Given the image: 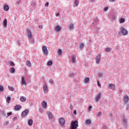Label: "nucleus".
<instances>
[{"mask_svg":"<svg viewBox=\"0 0 129 129\" xmlns=\"http://www.w3.org/2000/svg\"><path fill=\"white\" fill-rule=\"evenodd\" d=\"M27 36L29 39H32V31L30 30H28L27 31Z\"/></svg>","mask_w":129,"mask_h":129,"instance_id":"f3484780","label":"nucleus"},{"mask_svg":"<svg viewBox=\"0 0 129 129\" xmlns=\"http://www.w3.org/2000/svg\"><path fill=\"white\" fill-rule=\"evenodd\" d=\"M107 10H108V7H105V8L103 9V11H104V12H106V11H107Z\"/></svg>","mask_w":129,"mask_h":129,"instance_id":"c03bdc74","label":"nucleus"},{"mask_svg":"<svg viewBox=\"0 0 129 129\" xmlns=\"http://www.w3.org/2000/svg\"><path fill=\"white\" fill-rule=\"evenodd\" d=\"M18 5H20V2L17 3Z\"/></svg>","mask_w":129,"mask_h":129,"instance_id":"bf43d9fd","label":"nucleus"},{"mask_svg":"<svg viewBox=\"0 0 129 129\" xmlns=\"http://www.w3.org/2000/svg\"><path fill=\"white\" fill-rule=\"evenodd\" d=\"M52 64H53V61H52L51 60H49L47 62V66H51V65H52Z\"/></svg>","mask_w":129,"mask_h":129,"instance_id":"cd10ccee","label":"nucleus"},{"mask_svg":"<svg viewBox=\"0 0 129 129\" xmlns=\"http://www.w3.org/2000/svg\"><path fill=\"white\" fill-rule=\"evenodd\" d=\"M110 116L111 117H112V114H110Z\"/></svg>","mask_w":129,"mask_h":129,"instance_id":"4d7b16f0","label":"nucleus"},{"mask_svg":"<svg viewBox=\"0 0 129 129\" xmlns=\"http://www.w3.org/2000/svg\"><path fill=\"white\" fill-rule=\"evenodd\" d=\"M74 4H75V5H76V7L79 6V0H75L74 1Z\"/></svg>","mask_w":129,"mask_h":129,"instance_id":"bb28decb","label":"nucleus"},{"mask_svg":"<svg viewBox=\"0 0 129 129\" xmlns=\"http://www.w3.org/2000/svg\"><path fill=\"white\" fill-rule=\"evenodd\" d=\"M71 75H70V76H69V77L70 78V77H71Z\"/></svg>","mask_w":129,"mask_h":129,"instance_id":"052dcab7","label":"nucleus"},{"mask_svg":"<svg viewBox=\"0 0 129 129\" xmlns=\"http://www.w3.org/2000/svg\"><path fill=\"white\" fill-rule=\"evenodd\" d=\"M20 100L22 102H25V101L27 100V99L26 98V97L22 96L20 97Z\"/></svg>","mask_w":129,"mask_h":129,"instance_id":"4be33fe9","label":"nucleus"},{"mask_svg":"<svg viewBox=\"0 0 129 129\" xmlns=\"http://www.w3.org/2000/svg\"><path fill=\"white\" fill-rule=\"evenodd\" d=\"M29 42L30 43H31V44H34V43H35V40L32 39V38H29Z\"/></svg>","mask_w":129,"mask_h":129,"instance_id":"72a5a7b5","label":"nucleus"},{"mask_svg":"<svg viewBox=\"0 0 129 129\" xmlns=\"http://www.w3.org/2000/svg\"><path fill=\"white\" fill-rule=\"evenodd\" d=\"M26 65L28 67H31V62L30 61L27 60L26 61Z\"/></svg>","mask_w":129,"mask_h":129,"instance_id":"7c9ffc66","label":"nucleus"},{"mask_svg":"<svg viewBox=\"0 0 129 129\" xmlns=\"http://www.w3.org/2000/svg\"><path fill=\"white\" fill-rule=\"evenodd\" d=\"M21 84L22 85H26V81H25V77H21Z\"/></svg>","mask_w":129,"mask_h":129,"instance_id":"4468645a","label":"nucleus"},{"mask_svg":"<svg viewBox=\"0 0 129 129\" xmlns=\"http://www.w3.org/2000/svg\"><path fill=\"white\" fill-rule=\"evenodd\" d=\"M17 118V117H15L13 119V121H15V120H16Z\"/></svg>","mask_w":129,"mask_h":129,"instance_id":"09e8293b","label":"nucleus"},{"mask_svg":"<svg viewBox=\"0 0 129 129\" xmlns=\"http://www.w3.org/2000/svg\"><path fill=\"white\" fill-rule=\"evenodd\" d=\"M124 22H125V19H124L122 18H120L119 19V24H123V23H124Z\"/></svg>","mask_w":129,"mask_h":129,"instance_id":"aec40b11","label":"nucleus"},{"mask_svg":"<svg viewBox=\"0 0 129 129\" xmlns=\"http://www.w3.org/2000/svg\"><path fill=\"white\" fill-rule=\"evenodd\" d=\"M39 29H43V26H39Z\"/></svg>","mask_w":129,"mask_h":129,"instance_id":"864d4df0","label":"nucleus"},{"mask_svg":"<svg viewBox=\"0 0 129 129\" xmlns=\"http://www.w3.org/2000/svg\"><path fill=\"white\" fill-rule=\"evenodd\" d=\"M111 50H112V48H110V47H108L106 48V52H110V51H111Z\"/></svg>","mask_w":129,"mask_h":129,"instance_id":"c756f323","label":"nucleus"},{"mask_svg":"<svg viewBox=\"0 0 129 129\" xmlns=\"http://www.w3.org/2000/svg\"><path fill=\"white\" fill-rule=\"evenodd\" d=\"M12 113H13L12 112L7 113V117H9V116H11V115H12Z\"/></svg>","mask_w":129,"mask_h":129,"instance_id":"4c0bfd02","label":"nucleus"},{"mask_svg":"<svg viewBox=\"0 0 129 129\" xmlns=\"http://www.w3.org/2000/svg\"><path fill=\"white\" fill-rule=\"evenodd\" d=\"M97 85L99 86V87L101 88V84H100V83H99V81H97Z\"/></svg>","mask_w":129,"mask_h":129,"instance_id":"a19ab883","label":"nucleus"},{"mask_svg":"<svg viewBox=\"0 0 129 129\" xmlns=\"http://www.w3.org/2000/svg\"><path fill=\"white\" fill-rule=\"evenodd\" d=\"M121 92V91L120 90V89L119 90V94H120V93Z\"/></svg>","mask_w":129,"mask_h":129,"instance_id":"6e6d98bb","label":"nucleus"},{"mask_svg":"<svg viewBox=\"0 0 129 129\" xmlns=\"http://www.w3.org/2000/svg\"><path fill=\"white\" fill-rule=\"evenodd\" d=\"M28 113H29V110L26 109L22 112L21 115L22 116H26L28 115Z\"/></svg>","mask_w":129,"mask_h":129,"instance_id":"f8f14e48","label":"nucleus"},{"mask_svg":"<svg viewBox=\"0 0 129 129\" xmlns=\"http://www.w3.org/2000/svg\"><path fill=\"white\" fill-rule=\"evenodd\" d=\"M10 72V73H15V68H11Z\"/></svg>","mask_w":129,"mask_h":129,"instance_id":"c85d7f7f","label":"nucleus"},{"mask_svg":"<svg viewBox=\"0 0 129 129\" xmlns=\"http://www.w3.org/2000/svg\"><path fill=\"white\" fill-rule=\"evenodd\" d=\"M74 114H76V110L74 111Z\"/></svg>","mask_w":129,"mask_h":129,"instance_id":"5fc2aeb1","label":"nucleus"},{"mask_svg":"<svg viewBox=\"0 0 129 129\" xmlns=\"http://www.w3.org/2000/svg\"><path fill=\"white\" fill-rule=\"evenodd\" d=\"M91 108H92V106H90L89 107V110H90L91 109Z\"/></svg>","mask_w":129,"mask_h":129,"instance_id":"3c124183","label":"nucleus"},{"mask_svg":"<svg viewBox=\"0 0 129 129\" xmlns=\"http://www.w3.org/2000/svg\"><path fill=\"white\" fill-rule=\"evenodd\" d=\"M90 2H94V1H95V0H90Z\"/></svg>","mask_w":129,"mask_h":129,"instance_id":"13d9d810","label":"nucleus"},{"mask_svg":"<svg viewBox=\"0 0 129 129\" xmlns=\"http://www.w3.org/2000/svg\"><path fill=\"white\" fill-rule=\"evenodd\" d=\"M11 97H7L6 98V102L7 103H10L11 102Z\"/></svg>","mask_w":129,"mask_h":129,"instance_id":"393cba45","label":"nucleus"},{"mask_svg":"<svg viewBox=\"0 0 129 129\" xmlns=\"http://www.w3.org/2000/svg\"><path fill=\"white\" fill-rule=\"evenodd\" d=\"M53 82H54V80L52 79L49 80V83H53Z\"/></svg>","mask_w":129,"mask_h":129,"instance_id":"a18cd8bd","label":"nucleus"},{"mask_svg":"<svg viewBox=\"0 0 129 129\" xmlns=\"http://www.w3.org/2000/svg\"><path fill=\"white\" fill-rule=\"evenodd\" d=\"M85 122V124H86V125H89L91 124V120L90 119L86 120Z\"/></svg>","mask_w":129,"mask_h":129,"instance_id":"6ab92c4d","label":"nucleus"},{"mask_svg":"<svg viewBox=\"0 0 129 129\" xmlns=\"http://www.w3.org/2000/svg\"><path fill=\"white\" fill-rule=\"evenodd\" d=\"M21 108H22V106H21V105H17L15 106V110L16 111L21 110Z\"/></svg>","mask_w":129,"mask_h":129,"instance_id":"a211bd4d","label":"nucleus"},{"mask_svg":"<svg viewBox=\"0 0 129 129\" xmlns=\"http://www.w3.org/2000/svg\"><path fill=\"white\" fill-rule=\"evenodd\" d=\"M8 124H9V121H6L4 123V125L7 126L8 125Z\"/></svg>","mask_w":129,"mask_h":129,"instance_id":"ea45409f","label":"nucleus"},{"mask_svg":"<svg viewBox=\"0 0 129 129\" xmlns=\"http://www.w3.org/2000/svg\"><path fill=\"white\" fill-rule=\"evenodd\" d=\"M61 30V27L59 25L56 26L54 27V31L56 33H59Z\"/></svg>","mask_w":129,"mask_h":129,"instance_id":"1a4fd4ad","label":"nucleus"},{"mask_svg":"<svg viewBox=\"0 0 129 129\" xmlns=\"http://www.w3.org/2000/svg\"><path fill=\"white\" fill-rule=\"evenodd\" d=\"M89 42L91 44V43H92V40L89 39Z\"/></svg>","mask_w":129,"mask_h":129,"instance_id":"8fccbe9b","label":"nucleus"},{"mask_svg":"<svg viewBox=\"0 0 129 129\" xmlns=\"http://www.w3.org/2000/svg\"><path fill=\"white\" fill-rule=\"evenodd\" d=\"M10 65H11V66H15V63H14V62H13V61H11Z\"/></svg>","mask_w":129,"mask_h":129,"instance_id":"79ce46f5","label":"nucleus"},{"mask_svg":"<svg viewBox=\"0 0 129 129\" xmlns=\"http://www.w3.org/2000/svg\"><path fill=\"white\" fill-rule=\"evenodd\" d=\"M121 123L123 126L126 127L127 126V124H128V123H127V119L125 117H123L121 119Z\"/></svg>","mask_w":129,"mask_h":129,"instance_id":"f03ea898","label":"nucleus"},{"mask_svg":"<svg viewBox=\"0 0 129 129\" xmlns=\"http://www.w3.org/2000/svg\"><path fill=\"white\" fill-rule=\"evenodd\" d=\"M58 55H62V49H59L58 50Z\"/></svg>","mask_w":129,"mask_h":129,"instance_id":"473e14b6","label":"nucleus"},{"mask_svg":"<svg viewBox=\"0 0 129 129\" xmlns=\"http://www.w3.org/2000/svg\"><path fill=\"white\" fill-rule=\"evenodd\" d=\"M109 89H111V90H114L115 89V85L112 84H110L109 85Z\"/></svg>","mask_w":129,"mask_h":129,"instance_id":"2eb2a0df","label":"nucleus"},{"mask_svg":"<svg viewBox=\"0 0 129 129\" xmlns=\"http://www.w3.org/2000/svg\"><path fill=\"white\" fill-rule=\"evenodd\" d=\"M59 122L60 124V125H62L63 126V125H65V119H64V118H60L59 119Z\"/></svg>","mask_w":129,"mask_h":129,"instance_id":"6e6552de","label":"nucleus"},{"mask_svg":"<svg viewBox=\"0 0 129 129\" xmlns=\"http://www.w3.org/2000/svg\"><path fill=\"white\" fill-rule=\"evenodd\" d=\"M42 51L43 55H44V56H47V55H48V49H47V46H42Z\"/></svg>","mask_w":129,"mask_h":129,"instance_id":"39448f33","label":"nucleus"},{"mask_svg":"<svg viewBox=\"0 0 129 129\" xmlns=\"http://www.w3.org/2000/svg\"><path fill=\"white\" fill-rule=\"evenodd\" d=\"M4 91V87L0 86V92H3Z\"/></svg>","mask_w":129,"mask_h":129,"instance_id":"e433bc0d","label":"nucleus"},{"mask_svg":"<svg viewBox=\"0 0 129 129\" xmlns=\"http://www.w3.org/2000/svg\"><path fill=\"white\" fill-rule=\"evenodd\" d=\"M4 11H5L6 12H8V11H9V10H10V7H9L8 5H5L4 7Z\"/></svg>","mask_w":129,"mask_h":129,"instance_id":"412c9836","label":"nucleus"},{"mask_svg":"<svg viewBox=\"0 0 129 129\" xmlns=\"http://www.w3.org/2000/svg\"><path fill=\"white\" fill-rule=\"evenodd\" d=\"M98 115L99 117H101V116L102 115V112H99L98 113Z\"/></svg>","mask_w":129,"mask_h":129,"instance_id":"58836bf2","label":"nucleus"},{"mask_svg":"<svg viewBox=\"0 0 129 129\" xmlns=\"http://www.w3.org/2000/svg\"><path fill=\"white\" fill-rule=\"evenodd\" d=\"M46 113L49 120H51V119H53V118H54V116L53 115V114H52V112H50L49 111H47Z\"/></svg>","mask_w":129,"mask_h":129,"instance_id":"423d86ee","label":"nucleus"},{"mask_svg":"<svg viewBox=\"0 0 129 129\" xmlns=\"http://www.w3.org/2000/svg\"><path fill=\"white\" fill-rule=\"evenodd\" d=\"M49 6V3L47 2L46 3H45V7H48Z\"/></svg>","mask_w":129,"mask_h":129,"instance_id":"49530a36","label":"nucleus"},{"mask_svg":"<svg viewBox=\"0 0 129 129\" xmlns=\"http://www.w3.org/2000/svg\"><path fill=\"white\" fill-rule=\"evenodd\" d=\"M109 3H113L115 2V0H109Z\"/></svg>","mask_w":129,"mask_h":129,"instance_id":"de8ad7c7","label":"nucleus"},{"mask_svg":"<svg viewBox=\"0 0 129 129\" xmlns=\"http://www.w3.org/2000/svg\"><path fill=\"white\" fill-rule=\"evenodd\" d=\"M83 48H84V43H82L80 46L79 49L80 50H82Z\"/></svg>","mask_w":129,"mask_h":129,"instance_id":"2f4dec72","label":"nucleus"},{"mask_svg":"<svg viewBox=\"0 0 129 129\" xmlns=\"http://www.w3.org/2000/svg\"><path fill=\"white\" fill-rule=\"evenodd\" d=\"M123 102L124 104H126L128 102V96L126 95H124L123 97Z\"/></svg>","mask_w":129,"mask_h":129,"instance_id":"0eeeda50","label":"nucleus"},{"mask_svg":"<svg viewBox=\"0 0 129 129\" xmlns=\"http://www.w3.org/2000/svg\"><path fill=\"white\" fill-rule=\"evenodd\" d=\"M128 108H129V105H128V104H127L126 105L125 109H126V110H128Z\"/></svg>","mask_w":129,"mask_h":129,"instance_id":"37998d69","label":"nucleus"},{"mask_svg":"<svg viewBox=\"0 0 129 129\" xmlns=\"http://www.w3.org/2000/svg\"><path fill=\"white\" fill-rule=\"evenodd\" d=\"M100 58H101V54H98L95 57V61L96 64L100 63Z\"/></svg>","mask_w":129,"mask_h":129,"instance_id":"20e7f679","label":"nucleus"},{"mask_svg":"<svg viewBox=\"0 0 129 129\" xmlns=\"http://www.w3.org/2000/svg\"><path fill=\"white\" fill-rule=\"evenodd\" d=\"M89 78H86L85 79V83H88V82L89 81Z\"/></svg>","mask_w":129,"mask_h":129,"instance_id":"c9c22d12","label":"nucleus"},{"mask_svg":"<svg viewBox=\"0 0 129 129\" xmlns=\"http://www.w3.org/2000/svg\"><path fill=\"white\" fill-rule=\"evenodd\" d=\"M28 125H29L30 126H31V125H33V120L30 119L28 121Z\"/></svg>","mask_w":129,"mask_h":129,"instance_id":"a878e982","label":"nucleus"},{"mask_svg":"<svg viewBox=\"0 0 129 129\" xmlns=\"http://www.w3.org/2000/svg\"><path fill=\"white\" fill-rule=\"evenodd\" d=\"M69 28H70V30L71 31L72 30H73V29H74V24L71 23V24L70 25Z\"/></svg>","mask_w":129,"mask_h":129,"instance_id":"b1692460","label":"nucleus"},{"mask_svg":"<svg viewBox=\"0 0 129 129\" xmlns=\"http://www.w3.org/2000/svg\"><path fill=\"white\" fill-rule=\"evenodd\" d=\"M8 88L11 90V91H14V90H15V88L13 87L9 86Z\"/></svg>","mask_w":129,"mask_h":129,"instance_id":"f704fd0d","label":"nucleus"},{"mask_svg":"<svg viewBox=\"0 0 129 129\" xmlns=\"http://www.w3.org/2000/svg\"><path fill=\"white\" fill-rule=\"evenodd\" d=\"M79 126L78 125V121L77 120L72 121L71 125L70 126L71 129H77V128Z\"/></svg>","mask_w":129,"mask_h":129,"instance_id":"f257e3e1","label":"nucleus"},{"mask_svg":"<svg viewBox=\"0 0 129 129\" xmlns=\"http://www.w3.org/2000/svg\"><path fill=\"white\" fill-rule=\"evenodd\" d=\"M100 97H101V93H98L97 96L95 98V101L96 102H98L99 101V99H100Z\"/></svg>","mask_w":129,"mask_h":129,"instance_id":"9d476101","label":"nucleus"},{"mask_svg":"<svg viewBox=\"0 0 129 129\" xmlns=\"http://www.w3.org/2000/svg\"><path fill=\"white\" fill-rule=\"evenodd\" d=\"M75 60H76V55H73V56L72 57V63H74V62H75Z\"/></svg>","mask_w":129,"mask_h":129,"instance_id":"5701e85b","label":"nucleus"},{"mask_svg":"<svg viewBox=\"0 0 129 129\" xmlns=\"http://www.w3.org/2000/svg\"><path fill=\"white\" fill-rule=\"evenodd\" d=\"M3 25L4 28H6L8 25V20L7 19H5L3 22Z\"/></svg>","mask_w":129,"mask_h":129,"instance_id":"ddd939ff","label":"nucleus"},{"mask_svg":"<svg viewBox=\"0 0 129 129\" xmlns=\"http://www.w3.org/2000/svg\"><path fill=\"white\" fill-rule=\"evenodd\" d=\"M59 16H60V14L59 13L56 14V17H59Z\"/></svg>","mask_w":129,"mask_h":129,"instance_id":"603ef678","label":"nucleus"},{"mask_svg":"<svg viewBox=\"0 0 129 129\" xmlns=\"http://www.w3.org/2000/svg\"><path fill=\"white\" fill-rule=\"evenodd\" d=\"M41 105L42 106V107L44 109L47 108V102L43 101L42 103H41Z\"/></svg>","mask_w":129,"mask_h":129,"instance_id":"dca6fc26","label":"nucleus"},{"mask_svg":"<svg viewBox=\"0 0 129 129\" xmlns=\"http://www.w3.org/2000/svg\"><path fill=\"white\" fill-rule=\"evenodd\" d=\"M43 89L45 93H48V86L46 84L43 85Z\"/></svg>","mask_w":129,"mask_h":129,"instance_id":"9b49d317","label":"nucleus"},{"mask_svg":"<svg viewBox=\"0 0 129 129\" xmlns=\"http://www.w3.org/2000/svg\"><path fill=\"white\" fill-rule=\"evenodd\" d=\"M120 31L122 36H127V34L128 33V32H127V30H126V29H125L124 28L122 27L120 28Z\"/></svg>","mask_w":129,"mask_h":129,"instance_id":"7ed1b4c3","label":"nucleus"}]
</instances>
